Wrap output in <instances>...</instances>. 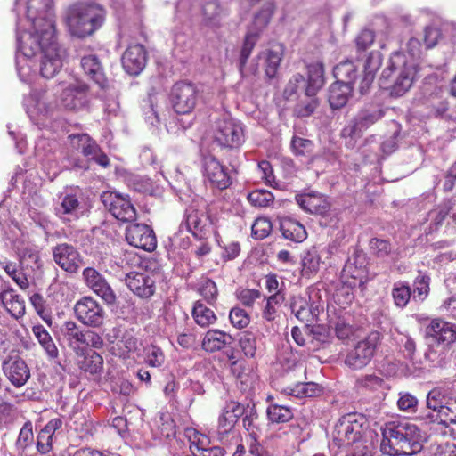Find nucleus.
Listing matches in <instances>:
<instances>
[{
	"label": "nucleus",
	"mask_w": 456,
	"mask_h": 456,
	"mask_svg": "<svg viewBox=\"0 0 456 456\" xmlns=\"http://www.w3.org/2000/svg\"><path fill=\"white\" fill-rule=\"evenodd\" d=\"M89 86L83 81L69 85L59 99L48 91H33L24 98L23 105L31 121L46 127L61 110H79L89 103Z\"/></svg>",
	"instance_id": "f257e3e1"
},
{
	"label": "nucleus",
	"mask_w": 456,
	"mask_h": 456,
	"mask_svg": "<svg viewBox=\"0 0 456 456\" xmlns=\"http://www.w3.org/2000/svg\"><path fill=\"white\" fill-rule=\"evenodd\" d=\"M381 452L389 456L413 455L422 449L419 428L408 421L388 422L382 428Z\"/></svg>",
	"instance_id": "f03ea898"
},
{
	"label": "nucleus",
	"mask_w": 456,
	"mask_h": 456,
	"mask_svg": "<svg viewBox=\"0 0 456 456\" xmlns=\"http://www.w3.org/2000/svg\"><path fill=\"white\" fill-rule=\"evenodd\" d=\"M417 72V61L408 59L403 53L395 52L381 73L380 81L390 89L392 96L400 97L412 86Z\"/></svg>",
	"instance_id": "7ed1b4c3"
},
{
	"label": "nucleus",
	"mask_w": 456,
	"mask_h": 456,
	"mask_svg": "<svg viewBox=\"0 0 456 456\" xmlns=\"http://www.w3.org/2000/svg\"><path fill=\"white\" fill-rule=\"evenodd\" d=\"M456 405V380L446 381L432 388L426 397L427 410L421 418L427 423L444 426Z\"/></svg>",
	"instance_id": "20e7f679"
},
{
	"label": "nucleus",
	"mask_w": 456,
	"mask_h": 456,
	"mask_svg": "<svg viewBox=\"0 0 456 456\" xmlns=\"http://www.w3.org/2000/svg\"><path fill=\"white\" fill-rule=\"evenodd\" d=\"M104 17V10L98 4L80 3L69 8L65 21L72 36L86 37L102 27Z\"/></svg>",
	"instance_id": "39448f33"
},
{
	"label": "nucleus",
	"mask_w": 456,
	"mask_h": 456,
	"mask_svg": "<svg viewBox=\"0 0 456 456\" xmlns=\"http://www.w3.org/2000/svg\"><path fill=\"white\" fill-rule=\"evenodd\" d=\"M367 431L366 419L352 412L339 418L332 431L333 442L338 447L350 446L365 440Z\"/></svg>",
	"instance_id": "423d86ee"
},
{
	"label": "nucleus",
	"mask_w": 456,
	"mask_h": 456,
	"mask_svg": "<svg viewBox=\"0 0 456 456\" xmlns=\"http://www.w3.org/2000/svg\"><path fill=\"white\" fill-rule=\"evenodd\" d=\"M214 140L222 148H240L245 141L242 123L226 113L223 114L216 121Z\"/></svg>",
	"instance_id": "0eeeda50"
},
{
	"label": "nucleus",
	"mask_w": 456,
	"mask_h": 456,
	"mask_svg": "<svg viewBox=\"0 0 456 456\" xmlns=\"http://www.w3.org/2000/svg\"><path fill=\"white\" fill-rule=\"evenodd\" d=\"M381 343V335L379 331H371L363 339L357 342L350 350L345 359V363L353 370H361L367 366Z\"/></svg>",
	"instance_id": "6e6552de"
},
{
	"label": "nucleus",
	"mask_w": 456,
	"mask_h": 456,
	"mask_svg": "<svg viewBox=\"0 0 456 456\" xmlns=\"http://www.w3.org/2000/svg\"><path fill=\"white\" fill-rule=\"evenodd\" d=\"M384 115L383 109L379 105L363 107L342 129V137L350 140L360 138L367 129L380 120Z\"/></svg>",
	"instance_id": "1a4fd4ad"
},
{
	"label": "nucleus",
	"mask_w": 456,
	"mask_h": 456,
	"mask_svg": "<svg viewBox=\"0 0 456 456\" xmlns=\"http://www.w3.org/2000/svg\"><path fill=\"white\" fill-rule=\"evenodd\" d=\"M27 18L33 27H43L41 31L48 38L55 34L53 0H28Z\"/></svg>",
	"instance_id": "9d476101"
},
{
	"label": "nucleus",
	"mask_w": 456,
	"mask_h": 456,
	"mask_svg": "<svg viewBox=\"0 0 456 456\" xmlns=\"http://www.w3.org/2000/svg\"><path fill=\"white\" fill-rule=\"evenodd\" d=\"M199 101V91L195 85L180 81L175 83L170 92V102L177 114L191 112Z\"/></svg>",
	"instance_id": "9b49d317"
},
{
	"label": "nucleus",
	"mask_w": 456,
	"mask_h": 456,
	"mask_svg": "<svg viewBox=\"0 0 456 456\" xmlns=\"http://www.w3.org/2000/svg\"><path fill=\"white\" fill-rule=\"evenodd\" d=\"M101 201L109 212L118 220L132 222L136 217V210L128 195L115 191H104Z\"/></svg>",
	"instance_id": "f8f14e48"
},
{
	"label": "nucleus",
	"mask_w": 456,
	"mask_h": 456,
	"mask_svg": "<svg viewBox=\"0 0 456 456\" xmlns=\"http://www.w3.org/2000/svg\"><path fill=\"white\" fill-rule=\"evenodd\" d=\"M74 313L82 324L92 328L101 327L106 316L103 307L92 297H83L77 301Z\"/></svg>",
	"instance_id": "ddd939ff"
},
{
	"label": "nucleus",
	"mask_w": 456,
	"mask_h": 456,
	"mask_svg": "<svg viewBox=\"0 0 456 456\" xmlns=\"http://www.w3.org/2000/svg\"><path fill=\"white\" fill-rule=\"evenodd\" d=\"M42 28L41 26L40 28L33 27V32L20 33L19 27H17L18 50L21 53L22 57L31 59L37 53L42 54L48 48V42L45 38L47 37L43 35Z\"/></svg>",
	"instance_id": "4468645a"
},
{
	"label": "nucleus",
	"mask_w": 456,
	"mask_h": 456,
	"mask_svg": "<svg viewBox=\"0 0 456 456\" xmlns=\"http://www.w3.org/2000/svg\"><path fill=\"white\" fill-rule=\"evenodd\" d=\"M425 332L427 338L436 345L449 348L456 343V324L440 318L433 319Z\"/></svg>",
	"instance_id": "2eb2a0df"
},
{
	"label": "nucleus",
	"mask_w": 456,
	"mask_h": 456,
	"mask_svg": "<svg viewBox=\"0 0 456 456\" xmlns=\"http://www.w3.org/2000/svg\"><path fill=\"white\" fill-rule=\"evenodd\" d=\"M83 277L86 286L106 305H113L117 302V296L105 279V277L94 268L87 267L83 271Z\"/></svg>",
	"instance_id": "dca6fc26"
},
{
	"label": "nucleus",
	"mask_w": 456,
	"mask_h": 456,
	"mask_svg": "<svg viewBox=\"0 0 456 456\" xmlns=\"http://www.w3.org/2000/svg\"><path fill=\"white\" fill-rule=\"evenodd\" d=\"M59 200L54 211L64 223L76 221L83 215L84 207L77 191L61 193L59 195Z\"/></svg>",
	"instance_id": "f3484780"
},
{
	"label": "nucleus",
	"mask_w": 456,
	"mask_h": 456,
	"mask_svg": "<svg viewBox=\"0 0 456 456\" xmlns=\"http://www.w3.org/2000/svg\"><path fill=\"white\" fill-rule=\"evenodd\" d=\"M48 48L42 53L40 61V74L45 78L54 77L62 67V51L60 49L55 34L51 38L45 37Z\"/></svg>",
	"instance_id": "a211bd4d"
},
{
	"label": "nucleus",
	"mask_w": 456,
	"mask_h": 456,
	"mask_svg": "<svg viewBox=\"0 0 456 456\" xmlns=\"http://www.w3.org/2000/svg\"><path fill=\"white\" fill-rule=\"evenodd\" d=\"M125 281L128 289L141 298H149L155 293L156 274L148 271L130 272Z\"/></svg>",
	"instance_id": "6ab92c4d"
},
{
	"label": "nucleus",
	"mask_w": 456,
	"mask_h": 456,
	"mask_svg": "<svg viewBox=\"0 0 456 456\" xmlns=\"http://www.w3.org/2000/svg\"><path fill=\"white\" fill-rule=\"evenodd\" d=\"M7 379L15 387H23L30 378V370L26 362L17 354L8 355L2 362Z\"/></svg>",
	"instance_id": "aec40b11"
},
{
	"label": "nucleus",
	"mask_w": 456,
	"mask_h": 456,
	"mask_svg": "<svg viewBox=\"0 0 456 456\" xmlns=\"http://www.w3.org/2000/svg\"><path fill=\"white\" fill-rule=\"evenodd\" d=\"M126 240L135 248L152 251L157 246L153 230L143 224H132L126 227Z\"/></svg>",
	"instance_id": "412c9836"
},
{
	"label": "nucleus",
	"mask_w": 456,
	"mask_h": 456,
	"mask_svg": "<svg viewBox=\"0 0 456 456\" xmlns=\"http://www.w3.org/2000/svg\"><path fill=\"white\" fill-rule=\"evenodd\" d=\"M204 176L212 188L220 191L227 189L232 183L227 168L213 156L204 159Z\"/></svg>",
	"instance_id": "4be33fe9"
},
{
	"label": "nucleus",
	"mask_w": 456,
	"mask_h": 456,
	"mask_svg": "<svg viewBox=\"0 0 456 456\" xmlns=\"http://www.w3.org/2000/svg\"><path fill=\"white\" fill-rule=\"evenodd\" d=\"M55 263L64 271L70 273L77 272L81 265V256L78 251L71 245L61 243L53 248Z\"/></svg>",
	"instance_id": "5701e85b"
},
{
	"label": "nucleus",
	"mask_w": 456,
	"mask_h": 456,
	"mask_svg": "<svg viewBox=\"0 0 456 456\" xmlns=\"http://www.w3.org/2000/svg\"><path fill=\"white\" fill-rule=\"evenodd\" d=\"M121 61L123 68L126 73L131 76H137L146 66V50L140 44L129 45L123 53Z\"/></svg>",
	"instance_id": "b1692460"
},
{
	"label": "nucleus",
	"mask_w": 456,
	"mask_h": 456,
	"mask_svg": "<svg viewBox=\"0 0 456 456\" xmlns=\"http://www.w3.org/2000/svg\"><path fill=\"white\" fill-rule=\"evenodd\" d=\"M243 412L244 404L240 403L231 401L225 404L218 418L217 432L220 439L233 429Z\"/></svg>",
	"instance_id": "393cba45"
},
{
	"label": "nucleus",
	"mask_w": 456,
	"mask_h": 456,
	"mask_svg": "<svg viewBox=\"0 0 456 456\" xmlns=\"http://www.w3.org/2000/svg\"><path fill=\"white\" fill-rule=\"evenodd\" d=\"M208 223L213 224L210 216H206L202 211L190 207L185 210L183 220L180 225V232L185 227L193 236L200 238Z\"/></svg>",
	"instance_id": "a878e982"
},
{
	"label": "nucleus",
	"mask_w": 456,
	"mask_h": 456,
	"mask_svg": "<svg viewBox=\"0 0 456 456\" xmlns=\"http://www.w3.org/2000/svg\"><path fill=\"white\" fill-rule=\"evenodd\" d=\"M63 339L77 355L84 354V342L86 330H82L75 322L67 321L61 328Z\"/></svg>",
	"instance_id": "bb28decb"
},
{
	"label": "nucleus",
	"mask_w": 456,
	"mask_h": 456,
	"mask_svg": "<svg viewBox=\"0 0 456 456\" xmlns=\"http://www.w3.org/2000/svg\"><path fill=\"white\" fill-rule=\"evenodd\" d=\"M80 65L85 74L98 85L100 88L107 89L109 87V81L106 78L102 65L95 54L82 57Z\"/></svg>",
	"instance_id": "cd10ccee"
},
{
	"label": "nucleus",
	"mask_w": 456,
	"mask_h": 456,
	"mask_svg": "<svg viewBox=\"0 0 456 456\" xmlns=\"http://www.w3.org/2000/svg\"><path fill=\"white\" fill-rule=\"evenodd\" d=\"M283 55L284 46L281 44L273 45L258 54V58L264 61L265 73L268 78L275 77Z\"/></svg>",
	"instance_id": "c85d7f7f"
},
{
	"label": "nucleus",
	"mask_w": 456,
	"mask_h": 456,
	"mask_svg": "<svg viewBox=\"0 0 456 456\" xmlns=\"http://www.w3.org/2000/svg\"><path fill=\"white\" fill-rule=\"evenodd\" d=\"M382 63L381 53L378 51L371 52L364 63L363 76L359 81L358 90L361 94H365L372 85L377 70Z\"/></svg>",
	"instance_id": "c756f323"
},
{
	"label": "nucleus",
	"mask_w": 456,
	"mask_h": 456,
	"mask_svg": "<svg viewBox=\"0 0 456 456\" xmlns=\"http://www.w3.org/2000/svg\"><path fill=\"white\" fill-rule=\"evenodd\" d=\"M296 200L302 209L311 214L324 215L330 208L326 198L320 193L298 195Z\"/></svg>",
	"instance_id": "7c9ffc66"
},
{
	"label": "nucleus",
	"mask_w": 456,
	"mask_h": 456,
	"mask_svg": "<svg viewBox=\"0 0 456 456\" xmlns=\"http://www.w3.org/2000/svg\"><path fill=\"white\" fill-rule=\"evenodd\" d=\"M227 15V9L216 0L206 1L202 6L203 22L208 27L219 28Z\"/></svg>",
	"instance_id": "2f4dec72"
},
{
	"label": "nucleus",
	"mask_w": 456,
	"mask_h": 456,
	"mask_svg": "<svg viewBox=\"0 0 456 456\" xmlns=\"http://www.w3.org/2000/svg\"><path fill=\"white\" fill-rule=\"evenodd\" d=\"M232 341L230 334L220 330H209L206 332L201 346L206 352L213 353L222 350Z\"/></svg>",
	"instance_id": "473e14b6"
},
{
	"label": "nucleus",
	"mask_w": 456,
	"mask_h": 456,
	"mask_svg": "<svg viewBox=\"0 0 456 456\" xmlns=\"http://www.w3.org/2000/svg\"><path fill=\"white\" fill-rule=\"evenodd\" d=\"M0 302L3 306L16 319L25 314V302L13 289L0 291Z\"/></svg>",
	"instance_id": "72a5a7b5"
},
{
	"label": "nucleus",
	"mask_w": 456,
	"mask_h": 456,
	"mask_svg": "<svg viewBox=\"0 0 456 456\" xmlns=\"http://www.w3.org/2000/svg\"><path fill=\"white\" fill-rule=\"evenodd\" d=\"M308 78L305 86L306 96H315L316 93L324 85V69L320 62H314L307 66Z\"/></svg>",
	"instance_id": "f704fd0d"
},
{
	"label": "nucleus",
	"mask_w": 456,
	"mask_h": 456,
	"mask_svg": "<svg viewBox=\"0 0 456 456\" xmlns=\"http://www.w3.org/2000/svg\"><path fill=\"white\" fill-rule=\"evenodd\" d=\"M354 90V86L336 81L329 89L328 100L332 109H340L344 107L349 95Z\"/></svg>",
	"instance_id": "c9c22d12"
},
{
	"label": "nucleus",
	"mask_w": 456,
	"mask_h": 456,
	"mask_svg": "<svg viewBox=\"0 0 456 456\" xmlns=\"http://www.w3.org/2000/svg\"><path fill=\"white\" fill-rule=\"evenodd\" d=\"M281 232L285 239L294 242H302L307 237L305 226L290 217L281 221Z\"/></svg>",
	"instance_id": "e433bc0d"
},
{
	"label": "nucleus",
	"mask_w": 456,
	"mask_h": 456,
	"mask_svg": "<svg viewBox=\"0 0 456 456\" xmlns=\"http://www.w3.org/2000/svg\"><path fill=\"white\" fill-rule=\"evenodd\" d=\"M366 259L362 251L354 250L353 255L346 260L343 273L345 275L354 279H362L365 273Z\"/></svg>",
	"instance_id": "4c0bfd02"
},
{
	"label": "nucleus",
	"mask_w": 456,
	"mask_h": 456,
	"mask_svg": "<svg viewBox=\"0 0 456 456\" xmlns=\"http://www.w3.org/2000/svg\"><path fill=\"white\" fill-rule=\"evenodd\" d=\"M430 276L422 271L418 273L412 282L411 295L412 301L416 303H423L428 297L430 292Z\"/></svg>",
	"instance_id": "58836bf2"
},
{
	"label": "nucleus",
	"mask_w": 456,
	"mask_h": 456,
	"mask_svg": "<svg viewBox=\"0 0 456 456\" xmlns=\"http://www.w3.org/2000/svg\"><path fill=\"white\" fill-rule=\"evenodd\" d=\"M72 148L80 151L82 154L88 158L95 154L98 151V144L86 134H72L68 137Z\"/></svg>",
	"instance_id": "ea45409f"
},
{
	"label": "nucleus",
	"mask_w": 456,
	"mask_h": 456,
	"mask_svg": "<svg viewBox=\"0 0 456 456\" xmlns=\"http://www.w3.org/2000/svg\"><path fill=\"white\" fill-rule=\"evenodd\" d=\"M391 296L395 305L403 309L412 299L411 288L407 281H397L393 284Z\"/></svg>",
	"instance_id": "a19ab883"
},
{
	"label": "nucleus",
	"mask_w": 456,
	"mask_h": 456,
	"mask_svg": "<svg viewBox=\"0 0 456 456\" xmlns=\"http://www.w3.org/2000/svg\"><path fill=\"white\" fill-rule=\"evenodd\" d=\"M32 332L47 355L51 359L57 358L59 355L58 349L47 330L43 325L39 324L32 328Z\"/></svg>",
	"instance_id": "79ce46f5"
},
{
	"label": "nucleus",
	"mask_w": 456,
	"mask_h": 456,
	"mask_svg": "<svg viewBox=\"0 0 456 456\" xmlns=\"http://www.w3.org/2000/svg\"><path fill=\"white\" fill-rule=\"evenodd\" d=\"M334 76L338 82L354 86L356 83V67L351 61H341L334 68Z\"/></svg>",
	"instance_id": "37998d69"
},
{
	"label": "nucleus",
	"mask_w": 456,
	"mask_h": 456,
	"mask_svg": "<svg viewBox=\"0 0 456 456\" xmlns=\"http://www.w3.org/2000/svg\"><path fill=\"white\" fill-rule=\"evenodd\" d=\"M289 307L296 318L302 322H310L313 320V314L308 301L300 296H294L290 299Z\"/></svg>",
	"instance_id": "c03bdc74"
},
{
	"label": "nucleus",
	"mask_w": 456,
	"mask_h": 456,
	"mask_svg": "<svg viewBox=\"0 0 456 456\" xmlns=\"http://www.w3.org/2000/svg\"><path fill=\"white\" fill-rule=\"evenodd\" d=\"M447 349L434 343L429 344L424 354V357L429 362V366L432 368L444 367L447 362Z\"/></svg>",
	"instance_id": "a18cd8bd"
},
{
	"label": "nucleus",
	"mask_w": 456,
	"mask_h": 456,
	"mask_svg": "<svg viewBox=\"0 0 456 456\" xmlns=\"http://www.w3.org/2000/svg\"><path fill=\"white\" fill-rule=\"evenodd\" d=\"M266 415L273 424L285 423L293 419L291 409L278 403H271L266 409Z\"/></svg>",
	"instance_id": "49530a36"
},
{
	"label": "nucleus",
	"mask_w": 456,
	"mask_h": 456,
	"mask_svg": "<svg viewBox=\"0 0 456 456\" xmlns=\"http://www.w3.org/2000/svg\"><path fill=\"white\" fill-rule=\"evenodd\" d=\"M84 357L78 362L79 369L90 374H97L102 370L103 359L96 352L84 353Z\"/></svg>",
	"instance_id": "de8ad7c7"
},
{
	"label": "nucleus",
	"mask_w": 456,
	"mask_h": 456,
	"mask_svg": "<svg viewBox=\"0 0 456 456\" xmlns=\"http://www.w3.org/2000/svg\"><path fill=\"white\" fill-rule=\"evenodd\" d=\"M192 316L195 322L201 327H207L214 323L216 320V316L214 311L207 307L200 300L194 303V306L192 308Z\"/></svg>",
	"instance_id": "09e8293b"
},
{
	"label": "nucleus",
	"mask_w": 456,
	"mask_h": 456,
	"mask_svg": "<svg viewBox=\"0 0 456 456\" xmlns=\"http://www.w3.org/2000/svg\"><path fill=\"white\" fill-rule=\"evenodd\" d=\"M285 300L281 290H278L266 299L265 306L263 309L262 316L265 320L272 322L277 317V309Z\"/></svg>",
	"instance_id": "8fccbe9b"
},
{
	"label": "nucleus",
	"mask_w": 456,
	"mask_h": 456,
	"mask_svg": "<svg viewBox=\"0 0 456 456\" xmlns=\"http://www.w3.org/2000/svg\"><path fill=\"white\" fill-rule=\"evenodd\" d=\"M259 39L258 31H248L245 36L244 42L240 53V69H242L246 65L248 59L251 55L252 50Z\"/></svg>",
	"instance_id": "3c124183"
},
{
	"label": "nucleus",
	"mask_w": 456,
	"mask_h": 456,
	"mask_svg": "<svg viewBox=\"0 0 456 456\" xmlns=\"http://www.w3.org/2000/svg\"><path fill=\"white\" fill-rule=\"evenodd\" d=\"M144 361L145 362L153 368H159L165 362V354L163 350L153 344L148 345L144 347Z\"/></svg>",
	"instance_id": "603ef678"
},
{
	"label": "nucleus",
	"mask_w": 456,
	"mask_h": 456,
	"mask_svg": "<svg viewBox=\"0 0 456 456\" xmlns=\"http://www.w3.org/2000/svg\"><path fill=\"white\" fill-rule=\"evenodd\" d=\"M449 214L452 215V208L448 200L443 202L437 208L429 211L428 218L430 221L432 229H438V227L443 224L444 220Z\"/></svg>",
	"instance_id": "864d4df0"
},
{
	"label": "nucleus",
	"mask_w": 456,
	"mask_h": 456,
	"mask_svg": "<svg viewBox=\"0 0 456 456\" xmlns=\"http://www.w3.org/2000/svg\"><path fill=\"white\" fill-rule=\"evenodd\" d=\"M33 441L32 423L28 421L21 428L15 444L19 454H23L25 450L33 444Z\"/></svg>",
	"instance_id": "5fc2aeb1"
},
{
	"label": "nucleus",
	"mask_w": 456,
	"mask_h": 456,
	"mask_svg": "<svg viewBox=\"0 0 456 456\" xmlns=\"http://www.w3.org/2000/svg\"><path fill=\"white\" fill-rule=\"evenodd\" d=\"M290 148L297 156H311L314 153L313 141L294 135L291 139Z\"/></svg>",
	"instance_id": "6e6d98bb"
},
{
	"label": "nucleus",
	"mask_w": 456,
	"mask_h": 456,
	"mask_svg": "<svg viewBox=\"0 0 456 456\" xmlns=\"http://www.w3.org/2000/svg\"><path fill=\"white\" fill-rule=\"evenodd\" d=\"M4 270L6 273L17 283V285L22 289H26L28 285V280L27 276L18 269L17 265L15 263L5 261L1 263Z\"/></svg>",
	"instance_id": "4d7b16f0"
},
{
	"label": "nucleus",
	"mask_w": 456,
	"mask_h": 456,
	"mask_svg": "<svg viewBox=\"0 0 456 456\" xmlns=\"http://www.w3.org/2000/svg\"><path fill=\"white\" fill-rule=\"evenodd\" d=\"M199 293L210 305H214L217 300L218 289L216 282L210 279H205L199 287Z\"/></svg>",
	"instance_id": "13d9d810"
},
{
	"label": "nucleus",
	"mask_w": 456,
	"mask_h": 456,
	"mask_svg": "<svg viewBox=\"0 0 456 456\" xmlns=\"http://www.w3.org/2000/svg\"><path fill=\"white\" fill-rule=\"evenodd\" d=\"M248 200L255 207H267L273 202V193L266 190H256L248 195Z\"/></svg>",
	"instance_id": "bf43d9fd"
},
{
	"label": "nucleus",
	"mask_w": 456,
	"mask_h": 456,
	"mask_svg": "<svg viewBox=\"0 0 456 456\" xmlns=\"http://www.w3.org/2000/svg\"><path fill=\"white\" fill-rule=\"evenodd\" d=\"M320 265V257L315 250L307 251L302 257V272L304 275H309L317 272Z\"/></svg>",
	"instance_id": "052dcab7"
},
{
	"label": "nucleus",
	"mask_w": 456,
	"mask_h": 456,
	"mask_svg": "<svg viewBox=\"0 0 456 456\" xmlns=\"http://www.w3.org/2000/svg\"><path fill=\"white\" fill-rule=\"evenodd\" d=\"M272 231V224L265 217H258L251 226L252 236L256 240L266 238Z\"/></svg>",
	"instance_id": "680f3d73"
},
{
	"label": "nucleus",
	"mask_w": 456,
	"mask_h": 456,
	"mask_svg": "<svg viewBox=\"0 0 456 456\" xmlns=\"http://www.w3.org/2000/svg\"><path fill=\"white\" fill-rule=\"evenodd\" d=\"M239 343L246 357H255L256 352V338L253 333L244 332L240 336Z\"/></svg>",
	"instance_id": "e2e57ef3"
},
{
	"label": "nucleus",
	"mask_w": 456,
	"mask_h": 456,
	"mask_svg": "<svg viewBox=\"0 0 456 456\" xmlns=\"http://www.w3.org/2000/svg\"><path fill=\"white\" fill-rule=\"evenodd\" d=\"M242 417L243 427L248 430L254 432L255 429H257L256 420L258 419V415L256 410L255 404L247 403L244 404V412Z\"/></svg>",
	"instance_id": "0e129e2a"
},
{
	"label": "nucleus",
	"mask_w": 456,
	"mask_h": 456,
	"mask_svg": "<svg viewBox=\"0 0 456 456\" xmlns=\"http://www.w3.org/2000/svg\"><path fill=\"white\" fill-rule=\"evenodd\" d=\"M370 250L378 258H384L391 253L392 248L387 240L373 238L370 240Z\"/></svg>",
	"instance_id": "69168bd1"
},
{
	"label": "nucleus",
	"mask_w": 456,
	"mask_h": 456,
	"mask_svg": "<svg viewBox=\"0 0 456 456\" xmlns=\"http://www.w3.org/2000/svg\"><path fill=\"white\" fill-rule=\"evenodd\" d=\"M229 319L232 325L237 329L247 327L250 322L247 312L240 307H234L230 311Z\"/></svg>",
	"instance_id": "338daca9"
},
{
	"label": "nucleus",
	"mask_w": 456,
	"mask_h": 456,
	"mask_svg": "<svg viewBox=\"0 0 456 456\" xmlns=\"http://www.w3.org/2000/svg\"><path fill=\"white\" fill-rule=\"evenodd\" d=\"M273 5L269 4H266L265 5L260 11L259 12H257L256 15H255V18H254V27L257 29V30H261L263 29L264 28H265L271 19H272V16L273 14Z\"/></svg>",
	"instance_id": "774afa93"
}]
</instances>
